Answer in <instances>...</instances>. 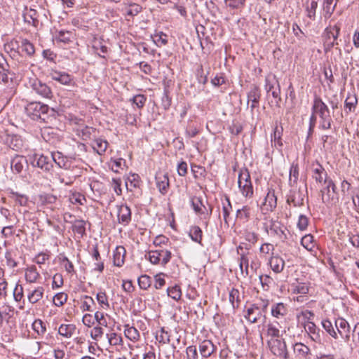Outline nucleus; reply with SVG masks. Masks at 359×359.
<instances>
[{
  "label": "nucleus",
  "mask_w": 359,
  "mask_h": 359,
  "mask_svg": "<svg viewBox=\"0 0 359 359\" xmlns=\"http://www.w3.org/2000/svg\"><path fill=\"white\" fill-rule=\"evenodd\" d=\"M27 160L24 156H16L12 159L11 167L13 171L20 173L24 169L25 166L27 165Z\"/></svg>",
  "instance_id": "21"
},
{
  "label": "nucleus",
  "mask_w": 359,
  "mask_h": 359,
  "mask_svg": "<svg viewBox=\"0 0 359 359\" xmlns=\"http://www.w3.org/2000/svg\"><path fill=\"white\" fill-rule=\"evenodd\" d=\"M118 217L122 222H128L131 217V211L127 203H122L118 208Z\"/></svg>",
  "instance_id": "28"
},
{
  "label": "nucleus",
  "mask_w": 359,
  "mask_h": 359,
  "mask_svg": "<svg viewBox=\"0 0 359 359\" xmlns=\"http://www.w3.org/2000/svg\"><path fill=\"white\" fill-rule=\"evenodd\" d=\"M96 299L100 305V306L104 309H108L109 308V304L108 302V298L104 292H100L97 294Z\"/></svg>",
  "instance_id": "47"
},
{
  "label": "nucleus",
  "mask_w": 359,
  "mask_h": 359,
  "mask_svg": "<svg viewBox=\"0 0 359 359\" xmlns=\"http://www.w3.org/2000/svg\"><path fill=\"white\" fill-rule=\"evenodd\" d=\"M126 250L122 246H118L114 252V264L116 266H121L124 262Z\"/></svg>",
  "instance_id": "32"
},
{
  "label": "nucleus",
  "mask_w": 359,
  "mask_h": 359,
  "mask_svg": "<svg viewBox=\"0 0 359 359\" xmlns=\"http://www.w3.org/2000/svg\"><path fill=\"white\" fill-rule=\"evenodd\" d=\"M34 158H35L33 162L34 165H36L45 171H49L53 167L51 157L50 158L44 155H41L39 156L36 155Z\"/></svg>",
  "instance_id": "14"
},
{
  "label": "nucleus",
  "mask_w": 359,
  "mask_h": 359,
  "mask_svg": "<svg viewBox=\"0 0 359 359\" xmlns=\"http://www.w3.org/2000/svg\"><path fill=\"white\" fill-rule=\"evenodd\" d=\"M109 343L111 346L121 345L123 343V338L115 332H110L107 334Z\"/></svg>",
  "instance_id": "44"
},
{
  "label": "nucleus",
  "mask_w": 359,
  "mask_h": 359,
  "mask_svg": "<svg viewBox=\"0 0 359 359\" xmlns=\"http://www.w3.org/2000/svg\"><path fill=\"white\" fill-rule=\"evenodd\" d=\"M268 346L271 353L282 359H288L289 354L284 339H271L268 341Z\"/></svg>",
  "instance_id": "1"
},
{
  "label": "nucleus",
  "mask_w": 359,
  "mask_h": 359,
  "mask_svg": "<svg viewBox=\"0 0 359 359\" xmlns=\"http://www.w3.org/2000/svg\"><path fill=\"white\" fill-rule=\"evenodd\" d=\"M334 0H325L323 4L324 17L329 18L333 13L336 4H333Z\"/></svg>",
  "instance_id": "39"
},
{
  "label": "nucleus",
  "mask_w": 359,
  "mask_h": 359,
  "mask_svg": "<svg viewBox=\"0 0 359 359\" xmlns=\"http://www.w3.org/2000/svg\"><path fill=\"white\" fill-rule=\"evenodd\" d=\"M238 187L242 194L245 197L251 196L253 194L252 185L250 176L247 170H242L238 175Z\"/></svg>",
  "instance_id": "2"
},
{
  "label": "nucleus",
  "mask_w": 359,
  "mask_h": 359,
  "mask_svg": "<svg viewBox=\"0 0 359 359\" xmlns=\"http://www.w3.org/2000/svg\"><path fill=\"white\" fill-rule=\"evenodd\" d=\"M156 186L159 191L164 194L169 187V180L166 174L159 173L156 176Z\"/></svg>",
  "instance_id": "20"
},
{
  "label": "nucleus",
  "mask_w": 359,
  "mask_h": 359,
  "mask_svg": "<svg viewBox=\"0 0 359 359\" xmlns=\"http://www.w3.org/2000/svg\"><path fill=\"white\" fill-rule=\"evenodd\" d=\"M304 328L306 331L310 334L311 338L313 341L316 342H320L321 337L320 335V329L315 325V323L308 321L305 324Z\"/></svg>",
  "instance_id": "19"
},
{
  "label": "nucleus",
  "mask_w": 359,
  "mask_h": 359,
  "mask_svg": "<svg viewBox=\"0 0 359 359\" xmlns=\"http://www.w3.org/2000/svg\"><path fill=\"white\" fill-rule=\"evenodd\" d=\"M313 174L312 177L318 183H325L327 184V173L325 171V168L320 165L319 163H316V164H313Z\"/></svg>",
  "instance_id": "10"
},
{
  "label": "nucleus",
  "mask_w": 359,
  "mask_h": 359,
  "mask_svg": "<svg viewBox=\"0 0 359 359\" xmlns=\"http://www.w3.org/2000/svg\"><path fill=\"white\" fill-rule=\"evenodd\" d=\"M107 144V142L105 140L96 139L93 144V148L98 154L102 155L106 151Z\"/></svg>",
  "instance_id": "37"
},
{
  "label": "nucleus",
  "mask_w": 359,
  "mask_h": 359,
  "mask_svg": "<svg viewBox=\"0 0 359 359\" xmlns=\"http://www.w3.org/2000/svg\"><path fill=\"white\" fill-rule=\"evenodd\" d=\"M76 331V326L74 324H62L58 328V333L66 338L72 337Z\"/></svg>",
  "instance_id": "29"
},
{
  "label": "nucleus",
  "mask_w": 359,
  "mask_h": 359,
  "mask_svg": "<svg viewBox=\"0 0 359 359\" xmlns=\"http://www.w3.org/2000/svg\"><path fill=\"white\" fill-rule=\"evenodd\" d=\"M267 335L273 338L278 339L280 335V330L272 323L267 325Z\"/></svg>",
  "instance_id": "64"
},
{
  "label": "nucleus",
  "mask_w": 359,
  "mask_h": 359,
  "mask_svg": "<svg viewBox=\"0 0 359 359\" xmlns=\"http://www.w3.org/2000/svg\"><path fill=\"white\" fill-rule=\"evenodd\" d=\"M84 300L82 302L81 304V309L83 311H91V304L94 303V300L91 297H89L88 295H85L83 297Z\"/></svg>",
  "instance_id": "62"
},
{
  "label": "nucleus",
  "mask_w": 359,
  "mask_h": 359,
  "mask_svg": "<svg viewBox=\"0 0 359 359\" xmlns=\"http://www.w3.org/2000/svg\"><path fill=\"white\" fill-rule=\"evenodd\" d=\"M32 329L39 335H43L46 331L45 323L40 319H36L32 323Z\"/></svg>",
  "instance_id": "42"
},
{
  "label": "nucleus",
  "mask_w": 359,
  "mask_h": 359,
  "mask_svg": "<svg viewBox=\"0 0 359 359\" xmlns=\"http://www.w3.org/2000/svg\"><path fill=\"white\" fill-rule=\"evenodd\" d=\"M86 223L83 220H75L72 224V229L79 239L83 238L86 234Z\"/></svg>",
  "instance_id": "31"
},
{
  "label": "nucleus",
  "mask_w": 359,
  "mask_h": 359,
  "mask_svg": "<svg viewBox=\"0 0 359 359\" xmlns=\"http://www.w3.org/2000/svg\"><path fill=\"white\" fill-rule=\"evenodd\" d=\"M319 0H307L306 2V15L311 20H315L316 9Z\"/></svg>",
  "instance_id": "30"
},
{
  "label": "nucleus",
  "mask_w": 359,
  "mask_h": 359,
  "mask_svg": "<svg viewBox=\"0 0 359 359\" xmlns=\"http://www.w3.org/2000/svg\"><path fill=\"white\" fill-rule=\"evenodd\" d=\"M260 96V91L257 86H253L248 93V104H249L250 102H251V111L257 107Z\"/></svg>",
  "instance_id": "18"
},
{
  "label": "nucleus",
  "mask_w": 359,
  "mask_h": 359,
  "mask_svg": "<svg viewBox=\"0 0 359 359\" xmlns=\"http://www.w3.org/2000/svg\"><path fill=\"white\" fill-rule=\"evenodd\" d=\"M12 81L13 78L8 69V64L3 54L0 53V83L8 85Z\"/></svg>",
  "instance_id": "6"
},
{
  "label": "nucleus",
  "mask_w": 359,
  "mask_h": 359,
  "mask_svg": "<svg viewBox=\"0 0 359 359\" xmlns=\"http://www.w3.org/2000/svg\"><path fill=\"white\" fill-rule=\"evenodd\" d=\"M50 76L53 80L58 81L62 85L69 86L73 82L72 76L64 72L52 70Z\"/></svg>",
  "instance_id": "11"
},
{
  "label": "nucleus",
  "mask_w": 359,
  "mask_h": 359,
  "mask_svg": "<svg viewBox=\"0 0 359 359\" xmlns=\"http://www.w3.org/2000/svg\"><path fill=\"white\" fill-rule=\"evenodd\" d=\"M292 292L295 294H306L309 292V286L304 283H299L297 285H292Z\"/></svg>",
  "instance_id": "51"
},
{
  "label": "nucleus",
  "mask_w": 359,
  "mask_h": 359,
  "mask_svg": "<svg viewBox=\"0 0 359 359\" xmlns=\"http://www.w3.org/2000/svg\"><path fill=\"white\" fill-rule=\"evenodd\" d=\"M104 334L102 327H94L90 331V337L95 341H99Z\"/></svg>",
  "instance_id": "60"
},
{
  "label": "nucleus",
  "mask_w": 359,
  "mask_h": 359,
  "mask_svg": "<svg viewBox=\"0 0 359 359\" xmlns=\"http://www.w3.org/2000/svg\"><path fill=\"white\" fill-rule=\"evenodd\" d=\"M149 36L158 47L165 46L168 43V35L163 32H156L154 34H151Z\"/></svg>",
  "instance_id": "33"
},
{
  "label": "nucleus",
  "mask_w": 359,
  "mask_h": 359,
  "mask_svg": "<svg viewBox=\"0 0 359 359\" xmlns=\"http://www.w3.org/2000/svg\"><path fill=\"white\" fill-rule=\"evenodd\" d=\"M335 327L340 336L348 341L350 337V326L348 322L344 318H338L335 320Z\"/></svg>",
  "instance_id": "12"
},
{
  "label": "nucleus",
  "mask_w": 359,
  "mask_h": 359,
  "mask_svg": "<svg viewBox=\"0 0 359 359\" xmlns=\"http://www.w3.org/2000/svg\"><path fill=\"white\" fill-rule=\"evenodd\" d=\"M340 29L337 26H334L330 28H326L325 29V36L327 39H332V41L328 43L327 46L331 48L333 47L334 45L338 44L337 42H336L338 35L339 34Z\"/></svg>",
  "instance_id": "22"
},
{
  "label": "nucleus",
  "mask_w": 359,
  "mask_h": 359,
  "mask_svg": "<svg viewBox=\"0 0 359 359\" xmlns=\"http://www.w3.org/2000/svg\"><path fill=\"white\" fill-rule=\"evenodd\" d=\"M323 327L325 330V331L332 337L337 339L338 337L337 332L333 327V325L329 320H323L322 321Z\"/></svg>",
  "instance_id": "49"
},
{
  "label": "nucleus",
  "mask_w": 359,
  "mask_h": 359,
  "mask_svg": "<svg viewBox=\"0 0 359 359\" xmlns=\"http://www.w3.org/2000/svg\"><path fill=\"white\" fill-rule=\"evenodd\" d=\"M67 294L65 292H59L53 297V304L56 306H61L67 302Z\"/></svg>",
  "instance_id": "53"
},
{
  "label": "nucleus",
  "mask_w": 359,
  "mask_h": 359,
  "mask_svg": "<svg viewBox=\"0 0 359 359\" xmlns=\"http://www.w3.org/2000/svg\"><path fill=\"white\" fill-rule=\"evenodd\" d=\"M358 104V97L355 93H348L345 100L344 107L346 113L354 111Z\"/></svg>",
  "instance_id": "24"
},
{
  "label": "nucleus",
  "mask_w": 359,
  "mask_h": 359,
  "mask_svg": "<svg viewBox=\"0 0 359 359\" xmlns=\"http://www.w3.org/2000/svg\"><path fill=\"white\" fill-rule=\"evenodd\" d=\"M321 192L323 202L338 201V197L335 192V185L332 180H330L327 182L326 188L322 190Z\"/></svg>",
  "instance_id": "9"
},
{
  "label": "nucleus",
  "mask_w": 359,
  "mask_h": 359,
  "mask_svg": "<svg viewBox=\"0 0 359 359\" xmlns=\"http://www.w3.org/2000/svg\"><path fill=\"white\" fill-rule=\"evenodd\" d=\"M294 352L299 359H311L310 348L302 343L294 345Z\"/></svg>",
  "instance_id": "16"
},
{
  "label": "nucleus",
  "mask_w": 359,
  "mask_h": 359,
  "mask_svg": "<svg viewBox=\"0 0 359 359\" xmlns=\"http://www.w3.org/2000/svg\"><path fill=\"white\" fill-rule=\"evenodd\" d=\"M229 302L232 305L233 309L239 306L241 302L240 292L238 289L232 288L229 292Z\"/></svg>",
  "instance_id": "38"
},
{
  "label": "nucleus",
  "mask_w": 359,
  "mask_h": 359,
  "mask_svg": "<svg viewBox=\"0 0 359 359\" xmlns=\"http://www.w3.org/2000/svg\"><path fill=\"white\" fill-rule=\"evenodd\" d=\"M167 293L169 297L175 300H179L182 296V291L179 285H175L173 287L167 289Z\"/></svg>",
  "instance_id": "43"
},
{
  "label": "nucleus",
  "mask_w": 359,
  "mask_h": 359,
  "mask_svg": "<svg viewBox=\"0 0 359 359\" xmlns=\"http://www.w3.org/2000/svg\"><path fill=\"white\" fill-rule=\"evenodd\" d=\"M199 352L202 357H210L216 350L215 346L210 340H204L199 344Z\"/></svg>",
  "instance_id": "15"
},
{
  "label": "nucleus",
  "mask_w": 359,
  "mask_h": 359,
  "mask_svg": "<svg viewBox=\"0 0 359 359\" xmlns=\"http://www.w3.org/2000/svg\"><path fill=\"white\" fill-rule=\"evenodd\" d=\"M271 232V234L277 236L280 240L283 241L287 238V236L285 233V231L287 229L286 227L282 224L280 222L276 220H271L270 225L266 226V229L269 233V230Z\"/></svg>",
  "instance_id": "7"
},
{
  "label": "nucleus",
  "mask_w": 359,
  "mask_h": 359,
  "mask_svg": "<svg viewBox=\"0 0 359 359\" xmlns=\"http://www.w3.org/2000/svg\"><path fill=\"white\" fill-rule=\"evenodd\" d=\"M122 289L124 292V294L122 295V299L124 302L130 304L132 306L134 303L133 300V292L135 290V286L132 280H122Z\"/></svg>",
  "instance_id": "5"
},
{
  "label": "nucleus",
  "mask_w": 359,
  "mask_h": 359,
  "mask_svg": "<svg viewBox=\"0 0 359 359\" xmlns=\"http://www.w3.org/2000/svg\"><path fill=\"white\" fill-rule=\"evenodd\" d=\"M191 172H193L195 179H201L205 177V169L201 165H192Z\"/></svg>",
  "instance_id": "55"
},
{
  "label": "nucleus",
  "mask_w": 359,
  "mask_h": 359,
  "mask_svg": "<svg viewBox=\"0 0 359 359\" xmlns=\"http://www.w3.org/2000/svg\"><path fill=\"white\" fill-rule=\"evenodd\" d=\"M282 133L283 128L280 127V128L279 129L278 126H276L272 136V140H273L275 145L278 144L280 147L283 145V143L281 142Z\"/></svg>",
  "instance_id": "59"
},
{
  "label": "nucleus",
  "mask_w": 359,
  "mask_h": 359,
  "mask_svg": "<svg viewBox=\"0 0 359 359\" xmlns=\"http://www.w3.org/2000/svg\"><path fill=\"white\" fill-rule=\"evenodd\" d=\"M299 179V166L297 163H292L290 169L289 184L294 186L297 184Z\"/></svg>",
  "instance_id": "34"
},
{
  "label": "nucleus",
  "mask_w": 359,
  "mask_h": 359,
  "mask_svg": "<svg viewBox=\"0 0 359 359\" xmlns=\"http://www.w3.org/2000/svg\"><path fill=\"white\" fill-rule=\"evenodd\" d=\"M57 40L65 43H69L72 38V33L69 31L60 30L55 36Z\"/></svg>",
  "instance_id": "41"
},
{
  "label": "nucleus",
  "mask_w": 359,
  "mask_h": 359,
  "mask_svg": "<svg viewBox=\"0 0 359 359\" xmlns=\"http://www.w3.org/2000/svg\"><path fill=\"white\" fill-rule=\"evenodd\" d=\"M160 252L161 255L159 257H161V264L163 266H165L168 262H169L170 258H171V252L169 250H158Z\"/></svg>",
  "instance_id": "63"
},
{
  "label": "nucleus",
  "mask_w": 359,
  "mask_h": 359,
  "mask_svg": "<svg viewBox=\"0 0 359 359\" xmlns=\"http://www.w3.org/2000/svg\"><path fill=\"white\" fill-rule=\"evenodd\" d=\"M13 298L15 301L19 302L23 298V287L17 283L13 290Z\"/></svg>",
  "instance_id": "61"
},
{
  "label": "nucleus",
  "mask_w": 359,
  "mask_h": 359,
  "mask_svg": "<svg viewBox=\"0 0 359 359\" xmlns=\"http://www.w3.org/2000/svg\"><path fill=\"white\" fill-rule=\"evenodd\" d=\"M8 196L11 200L15 201H27L28 197L25 194L22 193H19L18 191H8Z\"/></svg>",
  "instance_id": "54"
},
{
  "label": "nucleus",
  "mask_w": 359,
  "mask_h": 359,
  "mask_svg": "<svg viewBox=\"0 0 359 359\" xmlns=\"http://www.w3.org/2000/svg\"><path fill=\"white\" fill-rule=\"evenodd\" d=\"M49 107L48 105L39 102H33L29 103L25 107V110L29 116L33 118H39L41 114H47Z\"/></svg>",
  "instance_id": "4"
},
{
  "label": "nucleus",
  "mask_w": 359,
  "mask_h": 359,
  "mask_svg": "<svg viewBox=\"0 0 359 359\" xmlns=\"http://www.w3.org/2000/svg\"><path fill=\"white\" fill-rule=\"evenodd\" d=\"M137 283L141 289L147 290L151 284V278L147 275L140 276L137 278Z\"/></svg>",
  "instance_id": "50"
},
{
  "label": "nucleus",
  "mask_w": 359,
  "mask_h": 359,
  "mask_svg": "<svg viewBox=\"0 0 359 359\" xmlns=\"http://www.w3.org/2000/svg\"><path fill=\"white\" fill-rule=\"evenodd\" d=\"M226 6L233 9H238L244 7L245 0H225Z\"/></svg>",
  "instance_id": "58"
},
{
  "label": "nucleus",
  "mask_w": 359,
  "mask_h": 359,
  "mask_svg": "<svg viewBox=\"0 0 359 359\" xmlns=\"http://www.w3.org/2000/svg\"><path fill=\"white\" fill-rule=\"evenodd\" d=\"M31 88L39 95L45 98H51L53 95L50 88L45 83L38 79H34L29 81Z\"/></svg>",
  "instance_id": "3"
},
{
  "label": "nucleus",
  "mask_w": 359,
  "mask_h": 359,
  "mask_svg": "<svg viewBox=\"0 0 359 359\" xmlns=\"http://www.w3.org/2000/svg\"><path fill=\"white\" fill-rule=\"evenodd\" d=\"M52 162L54 161L60 168L67 169L68 168L67 161L62 156L60 152L51 154Z\"/></svg>",
  "instance_id": "36"
},
{
  "label": "nucleus",
  "mask_w": 359,
  "mask_h": 359,
  "mask_svg": "<svg viewBox=\"0 0 359 359\" xmlns=\"http://www.w3.org/2000/svg\"><path fill=\"white\" fill-rule=\"evenodd\" d=\"M25 277L27 283H35L40 279L41 276L37 271L36 266L31 265L26 268Z\"/></svg>",
  "instance_id": "17"
},
{
  "label": "nucleus",
  "mask_w": 359,
  "mask_h": 359,
  "mask_svg": "<svg viewBox=\"0 0 359 359\" xmlns=\"http://www.w3.org/2000/svg\"><path fill=\"white\" fill-rule=\"evenodd\" d=\"M255 309L258 310V307L255 304H253L251 308H249L247 310V314L245 316V318L252 323H256L258 320L259 316L261 315L259 312L257 316H255L254 311Z\"/></svg>",
  "instance_id": "46"
},
{
  "label": "nucleus",
  "mask_w": 359,
  "mask_h": 359,
  "mask_svg": "<svg viewBox=\"0 0 359 359\" xmlns=\"http://www.w3.org/2000/svg\"><path fill=\"white\" fill-rule=\"evenodd\" d=\"M78 135L81 137L83 140H87L90 138L92 133L94 132L93 128L85 126L82 128L78 129Z\"/></svg>",
  "instance_id": "57"
},
{
  "label": "nucleus",
  "mask_w": 359,
  "mask_h": 359,
  "mask_svg": "<svg viewBox=\"0 0 359 359\" xmlns=\"http://www.w3.org/2000/svg\"><path fill=\"white\" fill-rule=\"evenodd\" d=\"M269 264L271 269L275 273H278L283 270L285 266V261L278 256H273L270 259Z\"/></svg>",
  "instance_id": "27"
},
{
  "label": "nucleus",
  "mask_w": 359,
  "mask_h": 359,
  "mask_svg": "<svg viewBox=\"0 0 359 359\" xmlns=\"http://www.w3.org/2000/svg\"><path fill=\"white\" fill-rule=\"evenodd\" d=\"M319 128L321 130H328L332 127V119L331 115L319 118Z\"/></svg>",
  "instance_id": "45"
},
{
  "label": "nucleus",
  "mask_w": 359,
  "mask_h": 359,
  "mask_svg": "<svg viewBox=\"0 0 359 359\" xmlns=\"http://www.w3.org/2000/svg\"><path fill=\"white\" fill-rule=\"evenodd\" d=\"M44 288L42 286L36 287L29 293L27 299L29 303L34 304L39 302L43 297Z\"/></svg>",
  "instance_id": "23"
},
{
  "label": "nucleus",
  "mask_w": 359,
  "mask_h": 359,
  "mask_svg": "<svg viewBox=\"0 0 359 359\" xmlns=\"http://www.w3.org/2000/svg\"><path fill=\"white\" fill-rule=\"evenodd\" d=\"M271 315L273 317H275L276 318H280V317H284L285 316L287 315V309L283 303L279 302V303L274 304L271 306Z\"/></svg>",
  "instance_id": "26"
},
{
  "label": "nucleus",
  "mask_w": 359,
  "mask_h": 359,
  "mask_svg": "<svg viewBox=\"0 0 359 359\" xmlns=\"http://www.w3.org/2000/svg\"><path fill=\"white\" fill-rule=\"evenodd\" d=\"M21 48L23 52L27 54L29 56H32L35 53V48L29 40L23 39L21 41Z\"/></svg>",
  "instance_id": "40"
},
{
  "label": "nucleus",
  "mask_w": 359,
  "mask_h": 359,
  "mask_svg": "<svg viewBox=\"0 0 359 359\" xmlns=\"http://www.w3.org/2000/svg\"><path fill=\"white\" fill-rule=\"evenodd\" d=\"M161 255L158 250H151L148 253L145 254V258L148 259L152 264L161 263Z\"/></svg>",
  "instance_id": "48"
},
{
  "label": "nucleus",
  "mask_w": 359,
  "mask_h": 359,
  "mask_svg": "<svg viewBox=\"0 0 359 359\" xmlns=\"http://www.w3.org/2000/svg\"><path fill=\"white\" fill-rule=\"evenodd\" d=\"M191 207L197 215L204 216L210 215L212 210L210 203H191Z\"/></svg>",
  "instance_id": "25"
},
{
  "label": "nucleus",
  "mask_w": 359,
  "mask_h": 359,
  "mask_svg": "<svg viewBox=\"0 0 359 359\" xmlns=\"http://www.w3.org/2000/svg\"><path fill=\"white\" fill-rule=\"evenodd\" d=\"M265 89L268 93L271 92L272 96L274 98L278 99L276 103L278 104L281 100L280 97V88L278 82L275 80L271 81L269 79H266Z\"/></svg>",
  "instance_id": "13"
},
{
  "label": "nucleus",
  "mask_w": 359,
  "mask_h": 359,
  "mask_svg": "<svg viewBox=\"0 0 359 359\" xmlns=\"http://www.w3.org/2000/svg\"><path fill=\"white\" fill-rule=\"evenodd\" d=\"M209 69L210 67H208V69L205 72L203 66H200L198 69H197V79L199 83L202 84H205L208 81V74H209Z\"/></svg>",
  "instance_id": "52"
},
{
  "label": "nucleus",
  "mask_w": 359,
  "mask_h": 359,
  "mask_svg": "<svg viewBox=\"0 0 359 359\" xmlns=\"http://www.w3.org/2000/svg\"><path fill=\"white\" fill-rule=\"evenodd\" d=\"M312 111L313 114H316L319 118L330 114L328 107L320 97H316L314 98Z\"/></svg>",
  "instance_id": "8"
},
{
  "label": "nucleus",
  "mask_w": 359,
  "mask_h": 359,
  "mask_svg": "<svg viewBox=\"0 0 359 359\" xmlns=\"http://www.w3.org/2000/svg\"><path fill=\"white\" fill-rule=\"evenodd\" d=\"M189 235L192 241L199 244H201L203 232L201 229L198 226H191Z\"/></svg>",
  "instance_id": "35"
},
{
  "label": "nucleus",
  "mask_w": 359,
  "mask_h": 359,
  "mask_svg": "<svg viewBox=\"0 0 359 359\" xmlns=\"http://www.w3.org/2000/svg\"><path fill=\"white\" fill-rule=\"evenodd\" d=\"M301 244L306 250H311L314 246L313 236L311 234H307L303 236L301 240Z\"/></svg>",
  "instance_id": "56"
}]
</instances>
